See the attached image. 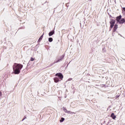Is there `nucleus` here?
<instances>
[{
	"label": "nucleus",
	"mask_w": 125,
	"mask_h": 125,
	"mask_svg": "<svg viewBox=\"0 0 125 125\" xmlns=\"http://www.w3.org/2000/svg\"><path fill=\"white\" fill-rule=\"evenodd\" d=\"M23 68V65L20 63H14L13 65V73L15 75H19L21 69Z\"/></svg>",
	"instance_id": "obj_1"
},
{
	"label": "nucleus",
	"mask_w": 125,
	"mask_h": 125,
	"mask_svg": "<svg viewBox=\"0 0 125 125\" xmlns=\"http://www.w3.org/2000/svg\"><path fill=\"white\" fill-rule=\"evenodd\" d=\"M115 23H116V21L115 20L111 19L110 21V28H113L115 25Z\"/></svg>",
	"instance_id": "obj_2"
},
{
	"label": "nucleus",
	"mask_w": 125,
	"mask_h": 125,
	"mask_svg": "<svg viewBox=\"0 0 125 125\" xmlns=\"http://www.w3.org/2000/svg\"><path fill=\"white\" fill-rule=\"evenodd\" d=\"M56 76L59 77L61 80H62L63 79V75L62 74V73H57L56 74Z\"/></svg>",
	"instance_id": "obj_3"
},
{
	"label": "nucleus",
	"mask_w": 125,
	"mask_h": 125,
	"mask_svg": "<svg viewBox=\"0 0 125 125\" xmlns=\"http://www.w3.org/2000/svg\"><path fill=\"white\" fill-rule=\"evenodd\" d=\"M63 58H64V55H62L61 57V58L59 59L57 61L55 62V63H58V62H60V61H62L63 60Z\"/></svg>",
	"instance_id": "obj_4"
},
{
	"label": "nucleus",
	"mask_w": 125,
	"mask_h": 125,
	"mask_svg": "<svg viewBox=\"0 0 125 125\" xmlns=\"http://www.w3.org/2000/svg\"><path fill=\"white\" fill-rule=\"evenodd\" d=\"M121 18H122V16H121V15L118 17H117L116 21H117V22H120Z\"/></svg>",
	"instance_id": "obj_5"
},
{
	"label": "nucleus",
	"mask_w": 125,
	"mask_h": 125,
	"mask_svg": "<svg viewBox=\"0 0 125 125\" xmlns=\"http://www.w3.org/2000/svg\"><path fill=\"white\" fill-rule=\"evenodd\" d=\"M54 35V30H53L52 31H50L49 33V37H51V36Z\"/></svg>",
	"instance_id": "obj_6"
},
{
	"label": "nucleus",
	"mask_w": 125,
	"mask_h": 125,
	"mask_svg": "<svg viewBox=\"0 0 125 125\" xmlns=\"http://www.w3.org/2000/svg\"><path fill=\"white\" fill-rule=\"evenodd\" d=\"M125 19H122L120 21H119V23L120 24H124V23H125Z\"/></svg>",
	"instance_id": "obj_7"
},
{
	"label": "nucleus",
	"mask_w": 125,
	"mask_h": 125,
	"mask_svg": "<svg viewBox=\"0 0 125 125\" xmlns=\"http://www.w3.org/2000/svg\"><path fill=\"white\" fill-rule=\"evenodd\" d=\"M111 117L112 118L113 120H115L116 119V115H115L114 113H111Z\"/></svg>",
	"instance_id": "obj_8"
},
{
	"label": "nucleus",
	"mask_w": 125,
	"mask_h": 125,
	"mask_svg": "<svg viewBox=\"0 0 125 125\" xmlns=\"http://www.w3.org/2000/svg\"><path fill=\"white\" fill-rule=\"evenodd\" d=\"M117 29H118V25L117 24H115L113 28V32H116V31H117Z\"/></svg>",
	"instance_id": "obj_9"
},
{
	"label": "nucleus",
	"mask_w": 125,
	"mask_h": 125,
	"mask_svg": "<svg viewBox=\"0 0 125 125\" xmlns=\"http://www.w3.org/2000/svg\"><path fill=\"white\" fill-rule=\"evenodd\" d=\"M55 83H58L59 82V78L56 77L54 79Z\"/></svg>",
	"instance_id": "obj_10"
},
{
	"label": "nucleus",
	"mask_w": 125,
	"mask_h": 125,
	"mask_svg": "<svg viewBox=\"0 0 125 125\" xmlns=\"http://www.w3.org/2000/svg\"><path fill=\"white\" fill-rule=\"evenodd\" d=\"M65 113H67V114H75V112H72V111L69 110H66Z\"/></svg>",
	"instance_id": "obj_11"
},
{
	"label": "nucleus",
	"mask_w": 125,
	"mask_h": 125,
	"mask_svg": "<svg viewBox=\"0 0 125 125\" xmlns=\"http://www.w3.org/2000/svg\"><path fill=\"white\" fill-rule=\"evenodd\" d=\"M43 35H44V34H43V35H42L40 37V38L39 39L38 42H41V41H42V38L43 37Z\"/></svg>",
	"instance_id": "obj_12"
},
{
	"label": "nucleus",
	"mask_w": 125,
	"mask_h": 125,
	"mask_svg": "<svg viewBox=\"0 0 125 125\" xmlns=\"http://www.w3.org/2000/svg\"><path fill=\"white\" fill-rule=\"evenodd\" d=\"M48 41L50 42H52L53 41V39H52V38H49Z\"/></svg>",
	"instance_id": "obj_13"
},
{
	"label": "nucleus",
	"mask_w": 125,
	"mask_h": 125,
	"mask_svg": "<svg viewBox=\"0 0 125 125\" xmlns=\"http://www.w3.org/2000/svg\"><path fill=\"white\" fill-rule=\"evenodd\" d=\"M65 121V119L64 118H62L60 120V123H63Z\"/></svg>",
	"instance_id": "obj_14"
},
{
	"label": "nucleus",
	"mask_w": 125,
	"mask_h": 125,
	"mask_svg": "<svg viewBox=\"0 0 125 125\" xmlns=\"http://www.w3.org/2000/svg\"><path fill=\"white\" fill-rule=\"evenodd\" d=\"M62 110L64 111L65 113H66V111H67V109L65 107H62Z\"/></svg>",
	"instance_id": "obj_15"
},
{
	"label": "nucleus",
	"mask_w": 125,
	"mask_h": 125,
	"mask_svg": "<svg viewBox=\"0 0 125 125\" xmlns=\"http://www.w3.org/2000/svg\"><path fill=\"white\" fill-rule=\"evenodd\" d=\"M34 60H35V59L31 58L30 59V61H34Z\"/></svg>",
	"instance_id": "obj_16"
},
{
	"label": "nucleus",
	"mask_w": 125,
	"mask_h": 125,
	"mask_svg": "<svg viewBox=\"0 0 125 125\" xmlns=\"http://www.w3.org/2000/svg\"><path fill=\"white\" fill-rule=\"evenodd\" d=\"M1 95H2V93L1 92V91H0V96H1Z\"/></svg>",
	"instance_id": "obj_17"
},
{
	"label": "nucleus",
	"mask_w": 125,
	"mask_h": 125,
	"mask_svg": "<svg viewBox=\"0 0 125 125\" xmlns=\"http://www.w3.org/2000/svg\"><path fill=\"white\" fill-rule=\"evenodd\" d=\"M25 119H26V117H24V118L22 119V121H24V120H25Z\"/></svg>",
	"instance_id": "obj_18"
},
{
	"label": "nucleus",
	"mask_w": 125,
	"mask_h": 125,
	"mask_svg": "<svg viewBox=\"0 0 125 125\" xmlns=\"http://www.w3.org/2000/svg\"><path fill=\"white\" fill-rule=\"evenodd\" d=\"M68 81H72V79H69Z\"/></svg>",
	"instance_id": "obj_19"
},
{
	"label": "nucleus",
	"mask_w": 125,
	"mask_h": 125,
	"mask_svg": "<svg viewBox=\"0 0 125 125\" xmlns=\"http://www.w3.org/2000/svg\"><path fill=\"white\" fill-rule=\"evenodd\" d=\"M118 97H119V96H117V98H118Z\"/></svg>",
	"instance_id": "obj_20"
}]
</instances>
